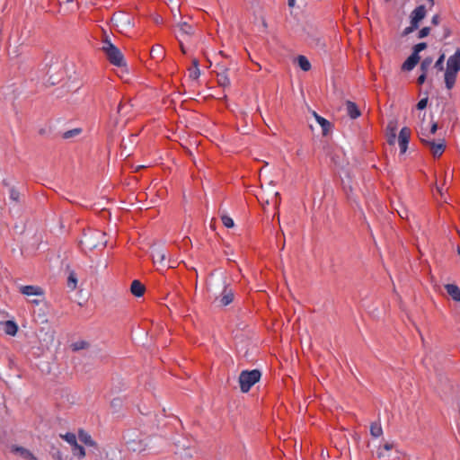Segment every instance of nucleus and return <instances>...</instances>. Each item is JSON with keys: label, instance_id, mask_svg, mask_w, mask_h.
I'll return each instance as SVG.
<instances>
[{"label": "nucleus", "instance_id": "1", "mask_svg": "<svg viewBox=\"0 0 460 460\" xmlns=\"http://www.w3.org/2000/svg\"><path fill=\"white\" fill-rule=\"evenodd\" d=\"M80 244L89 250H93L100 246L104 247L106 245L105 234L101 231H92L88 234H84L83 239L80 241Z\"/></svg>", "mask_w": 460, "mask_h": 460}, {"label": "nucleus", "instance_id": "2", "mask_svg": "<svg viewBox=\"0 0 460 460\" xmlns=\"http://www.w3.org/2000/svg\"><path fill=\"white\" fill-rule=\"evenodd\" d=\"M261 373L258 369L243 370L239 376L240 388L243 393H247L251 387L260 381Z\"/></svg>", "mask_w": 460, "mask_h": 460}, {"label": "nucleus", "instance_id": "3", "mask_svg": "<svg viewBox=\"0 0 460 460\" xmlns=\"http://www.w3.org/2000/svg\"><path fill=\"white\" fill-rule=\"evenodd\" d=\"M420 139L423 145L429 147L435 158L440 157L446 149V142L444 139L439 143H436L434 140L429 139V135L423 131V128H421L420 133Z\"/></svg>", "mask_w": 460, "mask_h": 460}, {"label": "nucleus", "instance_id": "4", "mask_svg": "<svg viewBox=\"0 0 460 460\" xmlns=\"http://www.w3.org/2000/svg\"><path fill=\"white\" fill-rule=\"evenodd\" d=\"M104 53L111 64L116 66H123L126 65L123 54L116 46L111 47V49Z\"/></svg>", "mask_w": 460, "mask_h": 460}, {"label": "nucleus", "instance_id": "5", "mask_svg": "<svg viewBox=\"0 0 460 460\" xmlns=\"http://www.w3.org/2000/svg\"><path fill=\"white\" fill-rule=\"evenodd\" d=\"M459 71L460 67H453L451 66H447V69L445 72V84L446 87L448 90L454 87L456 80V75Z\"/></svg>", "mask_w": 460, "mask_h": 460}, {"label": "nucleus", "instance_id": "6", "mask_svg": "<svg viewBox=\"0 0 460 460\" xmlns=\"http://www.w3.org/2000/svg\"><path fill=\"white\" fill-rule=\"evenodd\" d=\"M411 137V129L407 127H404L401 129L398 137V142L401 149V153L403 154L406 152L408 147V143Z\"/></svg>", "mask_w": 460, "mask_h": 460}, {"label": "nucleus", "instance_id": "7", "mask_svg": "<svg viewBox=\"0 0 460 460\" xmlns=\"http://www.w3.org/2000/svg\"><path fill=\"white\" fill-rule=\"evenodd\" d=\"M396 121H390L386 128V137L389 145H394L396 139Z\"/></svg>", "mask_w": 460, "mask_h": 460}, {"label": "nucleus", "instance_id": "8", "mask_svg": "<svg viewBox=\"0 0 460 460\" xmlns=\"http://www.w3.org/2000/svg\"><path fill=\"white\" fill-rule=\"evenodd\" d=\"M420 59V56H417L416 53H411V55L403 62L402 69L405 71L412 70L414 66L419 63Z\"/></svg>", "mask_w": 460, "mask_h": 460}, {"label": "nucleus", "instance_id": "9", "mask_svg": "<svg viewBox=\"0 0 460 460\" xmlns=\"http://www.w3.org/2000/svg\"><path fill=\"white\" fill-rule=\"evenodd\" d=\"M313 115L314 116L316 121L320 124L323 129V135L327 136L329 132L332 130V123L327 120L326 119L319 116L315 111L313 112Z\"/></svg>", "mask_w": 460, "mask_h": 460}, {"label": "nucleus", "instance_id": "10", "mask_svg": "<svg viewBox=\"0 0 460 460\" xmlns=\"http://www.w3.org/2000/svg\"><path fill=\"white\" fill-rule=\"evenodd\" d=\"M22 294L26 296H42L43 291L40 288L36 286H22L20 288Z\"/></svg>", "mask_w": 460, "mask_h": 460}, {"label": "nucleus", "instance_id": "11", "mask_svg": "<svg viewBox=\"0 0 460 460\" xmlns=\"http://www.w3.org/2000/svg\"><path fill=\"white\" fill-rule=\"evenodd\" d=\"M234 293L232 289L228 288L226 285L224 287V290L220 296V303L222 305H228L233 302Z\"/></svg>", "mask_w": 460, "mask_h": 460}, {"label": "nucleus", "instance_id": "12", "mask_svg": "<svg viewBox=\"0 0 460 460\" xmlns=\"http://www.w3.org/2000/svg\"><path fill=\"white\" fill-rule=\"evenodd\" d=\"M221 72L217 73V83L222 87H227L230 85V79L227 75L228 68L221 66Z\"/></svg>", "mask_w": 460, "mask_h": 460}, {"label": "nucleus", "instance_id": "13", "mask_svg": "<svg viewBox=\"0 0 460 460\" xmlns=\"http://www.w3.org/2000/svg\"><path fill=\"white\" fill-rule=\"evenodd\" d=\"M130 291L135 296L140 297L144 295L146 288L139 280H133Z\"/></svg>", "mask_w": 460, "mask_h": 460}, {"label": "nucleus", "instance_id": "14", "mask_svg": "<svg viewBox=\"0 0 460 460\" xmlns=\"http://www.w3.org/2000/svg\"><path fill=\"white\" fill-rule=\"evenodd\" d=\"M347 114L351 119H357L360 116V111L355 102L347 101L346 102Z\"/></svg>", "mask_w": 460, "mask_h": 460}, {"label": "nucleus", "instance_id": "15", "mask_svg": "<svg viewBox=\"0 0 460 460\" xmlns=\"http://www.w3.org/2000/svg\"><path fill=\"white\" fill-rule=\"evenodd\" d=\"M152 259L155 264L159 263L160 265H163L166 259V253L164 250L155 248L152 252Z\"/></svg>", "mask_w": 460, "mask_h": 460}, {"label": "nucleus", "instance_id": "16", "mask_svg": "<svg viewBox=\"0 0 460 460\" xmlns=\"http://www.w3.org/2000/svg\"><path fill=\"white\" fill-rule=\"evenodd\" d=\"M448 295L456 302H460V288L454 284H447L445 286Z\"/></svg>", "mask_w": 460, "mask_h": 460}, {"label": "nucleus", "instance_id": "17", "mask_svg": "<svg viewBox=\"0 0 460 460\" xmlns=\"http://www.w3.org/2000/svg\"><path fill=\"white\" fill-rule=\"evenodd\" d=\"M150 56L154 59L162 60L164 58V50L161 45H155L151 49Z\"/></svg>", "mask_w": 460, "mask_h": 460}, {"label": "nucleus", "instance_id": "18", "mask_svg": "<svg viewBox=\"0 0 460 460\" xmlns=\"http://www.w3.org/2000/svg\"><path fill=\"white\" fill-rule=\"evenodd\" d=\"M4 330L6 334L14 336L18 331V326L13 321H6L4 323Z\"/></svg>", "mask_w": 460, "mask_h": 460}, {"label": "nucleus", "instance_id": "19", "mask_svg": "<svg viewBox=\"0 0 460 460\" xmlns=\"http://www.w3.org/2000/svg\"><path fill=\"white\" fill-rule=\"evenodd\" d=\"M425 16H426V8L424 5H419L412 11V13L411 14V18H414L420 22L422 19H424Z\"/></svg>", "mask_w": 460, "mask_h": 460}, {"label": "nucleus", "instance_id": "20", "mask_svg": "<svg viewBox=\"0 0 460 460\" xmlns=\"http://www.w3.org/2000/svg\"><path fill=\"white\" fill-rule=\"evenodd\" d=\"M370 434L375 438H378L383 434V429L379 422H373L370 425Z\"/></svg>", "mask_w": 460, "mask_h": 460}, {"label": "nucleus", "instance_id": "21", "mask_svg": "<svg viewBox=\"0 0 460 460\" xmlns=\"http://www.w3.org/2000/svg\"><path fill=\"white\" fill-rule=\"evenodd\" d=\"M297 63L303 71H309L311 69V64L305 56H298Z\"/></svg>", "mask_w": 460, "mask_h": 460}, {"label": "nucleus", "instance_id": "22", "mask_svg": "<svg viewBox=\"0 0 460 460\" xmlns=\"http://www.w3.org/2000/svg\"><path fill=\"white\" fill-rule=\"evenodd\" d=\"M178 27L182 34L191 35L193 33L192 26L186 22H180Z\"/></svg>", "mask_w": 460, "mask_h": 460}, {"label": "nucleus", "instance_id": "23", "mask_svg": "<svg viewBox=\"0 0 460 460\" xmlns=\"http://www.w3.org/2000/svg\"><path fill=\"white\" fill-rule=\"evenodd\" d=\"M433 62V58L430 57L425 58L422 62L420 63V69L422 73L427 74L428 70L429 69L431 64Z\"/></svg>", "mask_w": 460, "mask_h": 460}, {"label": "nucleus", "instance_id": "24", "mask_svg": "<svg viewBox=\"0 0 460 460\" xmlns=\"http://www.w3.org/2000/svg\"><path fill=\"white\" fill-rule=\"evenodd\" d=\"M79 439L84 443L85 445L93 446L94 442L92 439L91 436L84 432V430L79 431Z\"/></svg>", "mask_w": 460, "mask_h": 460}, {"label": "nucleus", "instance_id": "25", "mask_svg": "<svg viewBox=\"0 0 460 460\" xmlns=\"http://www.w3.org/2000/svg\"><path fill=\"white\" fill-rule=\"evenodd\" d=\"M76 285H77L76 274L74 271H71L67 278V287L70 289L74 290L76 288Z\"/></svg>", "mask_w": 460, "mask_h": 460}, {"label": "nucleus", "instance_id": "26", "mask_svg": "<svg viewBox=\"0 0 460 460\" xmlns=\"http://www.w3.org/2000/svg\"><path fill=\"white\" fill-rule=\"evenodd\" d=\"M89 346H90V344L87 341H76L72 344V349H73V351H78L81 349H88Z\"/></svg>", "mask_w": 460, "mask_h": 460}, {"label": "nucleus", "instance_id": "27", "mask_svg": "<svg viewBox=\"0 0 460 460\" xmlns=\"http://www.w3.org/2000/svg\"><path fill=\"white\" fill-rule=\"evenodd\" d=\"M10 199L15 203L21 202L20 191L15 187L10 189Z\"/></svg>", "mask_w": 460, "mask_h": 460}, {"label": "nucleus", "instance_id": "28", "mask_svg": "<svg viewBox=\"0 0 460 460\" xmlns=\"http://www.w3.org/2000/svg\"><path fill=\"white\" fill-rule=\"evenodd\" d=\"M62 438L69 443L72 447L75 446L77 444L76 437L74 433H66V435L62 436Z\"/></svg>", "mask_w": 460, "mask_h": 460}, {"label": "nucleus", "instance_id": "29", "mask_svg": "<svg viewBox=\"0 0 460 460\" xmlns=\"http://www.w3.org/2000/svg\"><path fill=\"white\" fill-rule=\"evenodd\" d=\"M14 451H15V452L20 453V455H21L24 459H27V460H29V458H30V457L31 456V455H32L29 450H27L26 448L22 447H16L14 448Z\"/></svg>", "mask_w": 460, "mask_h": 460}, {"label": "nucleus", "instance_id": "30", "mask_svg": "<svg viewBox=\"0 0 460 460\" xmlns=\"http://www.w3.org/2000/svg\"><path fill=\"white\" fill-rule=\"evenodd\" d=\"M73 453L75 456H78L79 457H84L85 456L84 448L78 444L73 447Z\"/></svg>", "mask_w": 460, "mask_h": 460}, {"label": "nucleus", "instance_id": "31", "mask_svg": "<svg viewBox=\"0 0 460 460\" xmlns=\"http://www.w3.org/2000/svg\"><path fill=\"white\" fill-rule=\"evenodd\" d=\"M221 220H222L223 225L227 228H231L234 226V220L226 215H223L221 217Z\"/></svg>", "mask_w": 460, "mask_h": 460}, {"label": "nucleus", "instance_id": "32", "mask_svg": "<svg viewBox=\"0 0 460 460\" xmlns=\"http://www.w3.org/2000/svg\"><path fill=\"white\" fill-rule=\"evenodd\" d=\"M444 60H445V55L441 54L438 59L436 61L434 67L438 69V71L444 70Z\"/></svg>", "mask_w": 460, "mask_h": 460}, {"label": "nucleus", "instance_id": "33", "mask_svg": "<svg viewBox=\"0 0 460 460\" xmlns=\"http://www.w3.org/2000/svg\"><path fill=\"white\" fill-rule=\"evenodd\" d=\"M111 47H115V45H113L111 42L108 36H105V38L102 40V51L105 52V51L109 50L111 49Z\"/></svg>", "mask_w": 460, "mask_h": 460}, {"label": "nucleus", "instance_id": "34", "mask_svg": "<svg viewBox=\"0 0 460 460\" xmlns=\"http://www.w3.org/2000/svg\"><path fill=\"white\" fill-rule=\"evenodd\" d=\"M81 132V129L79 128H75V129H72V130H67L66 131L64 134H63V137L64 138H70V137H73L75 136H77L79 133Z\"/></svg>", "mask_w": 460, "mask_h": 460}, {"label": "nucleus", "instance_id": "35", "mask_svg": "<svg viewBox=\"0 0 460 460\" xmlns=\"http://www.w3.org/2000/svg\"><path fill=\"white\" fill-rule=\"evenodd\" d=\"M426 48H427V44L425 42L418 43V44H416L413 47V52L412 53H416L417 56H420L419 53L420 51L424 50Z\"/></svg>", "mask_w": 460, "mask_h": 460}, {"label": "nucleus", "instance_id": "36", "mask_svg": "<svg viewBox=\"0 0 460 460\" xmlns=\"http://www.w3.org/2000/svg\"><path fill=\"white\" fill-rule=\"evenodd\" d=\"M377 457L380 460H390V454L386 451H383L382 448H378Z\"/></svg>", "mask_w": 460, "mask_h": 460}, {"label": "nucleus", "instance_id": "37", "mask_svg": "<svg viewBox=\"0 0 460 460\" xmlns=\"http://www.w3.org/2000/svg\"><path fill=\"white\" fill-rule=\"evenodd\" d=\"M200 75V70L199 67H196V68H190V75L189 76L193 79V80H196L199 77Z\"/></svg>", "mask_w": 460, "mask_h": 460}, {"label": "nucleus", "instance_id": "38", "mask_svg": "<svg viewBox=\"0 0 460 460\" xmlns=\"http://www.w3.org/2000/svg\"><path fill=\"white\" fill-rule=\"evenodd\" d=\"M438 128H439V127H438V123L437 121H433V122L431 123V127H430L429 131V132H427V131H426V130H424V129H423V131H424V132H426L429 136V135H434V134L437 132V130H438Z\"/></svg>", "mask_w": 460, "mask_h": 460}, {"label": "nucleus", "instance_id": "39", "mask_svg": "<svg viewBox=\"0 0 460 460\" xmlns=\"http://www.w3.org/2000/svg\"><path fill=\"white\" fill-rule=\"evenodd\" d=\"M429 32H430V28L424 27L419 31L418 38H420V39L425 38L429 34Z\"/></svg>", "mask_w": 460, "mask_h": 460}, {"label": "nucleus", "instance_id": "40", "mask_svg": "<svg viewBox=\"0 0 460 460\" xmlns=\"http://www.w3.org/2000/svg\"><path fill=\"white\" fill-rule=\"evenodd\" d=\"M427 104H428V97L423 98L419 101V102L417 103V109L423 110L427 107Z\"/></svg>", "mask_w": 460, "mask_h": 460}, {"label": "nucleus", "instance_id": "41", "mask_svg": "<svg viewBox=\"0 0 460 460\" xmlns=\"http://www.w3.org/2000/svg\"><path fill=\"white\" fill-rule=\"evenodd\" d=\"M394 443L386 442L384 444V446L379 447V448H382L383 451L389 452L394 448Z\"/></svg>", "mask_w": 460, "mask_h": 460}, {"label": "nucleus", "instance_id": "42", "mask_svg": "<svg viewBox=\"0 0 460 460\" xmlns=\"http://www.w3.org/2000/svg\"><path fill=\"white\" fill-rule=\"evenodd\" d=\"M426 77H427V74H424L421 72V74L420 75V76L417 79V84L420 85L424 84Z\"/></svg>", "mask_w": 460, "mask_h": 460}, {"label": "nucleus", "instance_id": "43", "mask_svg": "<svg viewBox=\"0 0 460 460\" xmlns=\"http://www.w3.org/2000/svg\"><path fill=\"white\" fill-rule=\"evenodd\" d=\"M419 23H420V21H417L416 19L414 18H411V26L416 30L419 28Z\"/></svg>", "mask_w": 460, "mask_h": 460}, {"label": "nucleus", "instance_id": "44", "mask_svg": "<svg viewBox=\"0 0 460 460\" xmlns=\"http://www.w3.org/2000/svg\"><path fill=\"white\" fill-rule=\"evenodd\" d=\"M439 22H440V18L438 14L434 15L431 19V23L433 25H438Z\"/></svg>", "mask_w": 460, "mask_h": 460}, {"label": "nucleus", "instance_id": "45", "mask_svg": "<svg viewBox=\"0 0 460 460\" xmlns=\"http://www.w3.org/2000/svg\"><path fill=\"white\" fill-rule=\"evenodd\" d=\"M415 31L411 26L405 28L402 31V36H406Z\"/></svg>", "mask_w": 460, "mask_h": 460}, {"label": "nucleus", "instance_id": "46", "mask_svg": "<svg viewBox=\"0 0 460 460\" xmlns=\"http://www.w3.org/2000/svg\"><path fill=\"white\" fill-rule=\"evenodd\" d=\"M313 41L315 43V45L317 46H323L324 44L321 42V39L320 38H313L312 39Z\"/></svg>", "mask_w": 460, "mask_h": 460}, {"label": "nucleus", "instance_id": "47", "mask_svg": "<svg viewBox=\"0 0 460 460\" xmlns=\"http://www.w3.org/2000/svg\"><path fill=\"white\" fill-rule=\"evenodd\" d=\"M451 34V31L448 28L444 29V38H447Z\"/></svg>", "mask_w": 460, "mask_h": 460}, {"label": "nucleus", "instance_id": "48", "mask_svg": "<svg viewBox=\"0 0 460 460\" xmlns=\"http://www.w3.org/2000/svg\"><path fill=\"white\" fill-rule=\"evenodd\" d=\"M275 197L277 199V201H276V207H279V204H280V198H279V192H275Z\"/></svg>", "mask_w": 460, "mask_h": 460}, {"label": "nucleus", "instance_id": "49", "mask_svg": "<svg viewBox=\"0 0 460 460\" xmlns=\"http://www.w3.org/2000/svg\"><path fill=\"white\" fill-rule=\"evenodd\" d=\"M193 68L199 67V60L197 58L192 59Z\"/></svg>", "mask_w": 460, "mask_h": 460}, {"label": "nucleus", "instance_id": "50", "mask_svg": "<svg viewBox=\"0 0 460 460\" xmlns=\"http://www.w3.org/2000/svg\"><path fill=\"white\" fill-rule=\"evenodd\" d=\"M288 6L293 7L295 5V0H288Z\"/></svg>", "mask_w": 460, "mask_h": 460}, {"label": "nucleus", "instance_id": "51", "mask_svg": "<svg viewBox=\"0 0 460 460\" xmlns=\"http://www.w3.org/2000/svg\"><path fill=\"white\" fill-rule=\"evenodd\" d=\"M121 109H122V103L120 102V103L119 104V106H118V110H117L118 113H120Z\"/></svg>", "mask_w": 460, "mask_h": 460}, {"label": "nucleus", "instance_id": "52", "mask_svg": "<svg viewBox=\"0 0 460 460\" xmlns=\"http://www.w3.org/2000/svg\"><path fill=\"white\" fill-rule=\"evenodd\" d=\"M2 183H3V185H4V186H9V182H8V181H7V180H5V179H4V180H3Z\"/></svg>", "mask_w": 460, "mask_h": 460}, {"label": "nucleus", "instance_id": "53", "mask_svg": "<svg viewBox=\"0 0 460 460\" xmlns=\"http://www.w3.org/2000/svg\"><path fill=\"white\" fill-rule=\"evenodd\" d=\"M180 47H181V52H182V53H185V49H184V47H183V45H182V43H181V42H180Z\"/></svg>", "mask_w": 460, "mask_h": 460}, {"label": "nucleus", "instance_id": "54", "mask_svg": "<svg viewBox=\"0 0 460 460\" xmlns=\"http://www.w3.org/2000/svg\"><path fill=\"white\" fill-rule=\"evenodd\" d=\"M193 163H194L195 166L199 169V171H200L201 169H200V167L199 166V164L196 163V161H193Z\"/></svg>", "mask_w": 460, "mask_h": 460}, {"label": "nucleus", "instance_id": "55", "mask_svg": "<svg viewBox=\"0 0 460 460\" xmlns=\"http://www.w3.org/2000/svg\"><path fill=\"white\" fill-rule=\"evenodd\" d=\"M29 460H38L33 455L29 458Z\"/></svg>", "mask_w": 460, "mask_h": 460}, {"label": "nucleus", "instance_id": "56", "mask_svg": "<svg viewBox=\"0 0 460 460\" xmlns=\"http://www.w3.org/2000/svg\"><path fill=\"white\" fill-rule=\"evenodd\" d=\"M429 4H430V6H432L434 4V0H427Z\"/></svg>", "mask_w": 460, "mask_h": 460}, {"label": "nucleus", "instance_id": "57", "mask_svg": "<svg viewBox=\"0 0 460 460\" xmlns=\"http://www.w3.org/2000/svg\"><path fill=\"white\" fill-rule=\"evenodd\" d=\"M186 152H187V154H188L190 156H191V155H192V153H191L189 149H187V150H186Z\"/></svg>", "mask_w": 460, "mask_h": 460}, {"label": "nucleus", "instance_id": "58", "mask_svg": "<svg viewBox=\"0 0 460 460\" xmlns=\"http://www.w3.org/2000/svg\"><path fill=\"white\" fill-rule=\"evenodd\" d=\"M58 460H62V459L60 458V456H58Z\"/></svg>", "mask_w": 460, "mask_h": 460}, {"label": "nucleus", "instance_id": "59", "mask_svg": "<svg viewBox=\"0 0 460 460\" xmlns=\"http://www.w3.org/2000/svg\"><path fill=\"white\" fill-rule=\"evenodd\" d=\"M58 460H62V459L60 458V456H58Z\"/></svg>", "mask_w": 460, "mask_h": 460}]
</instances>
